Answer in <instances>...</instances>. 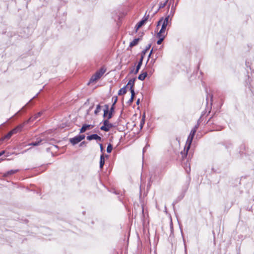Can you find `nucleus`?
<instances>
[{"instance_id": "obj_1", "label": "nucleus", "mask_w": 254, "mask_h": 254, "mask_svg": "<svg viewBox=\"0 0 254 254\" xmlns=\"http://www.w3.org/2000/svg\"><path fill=\"white\" fill-rule=\"evenodd\" d=\"M105 71L106 69L105 68L103 67L101 68L91 76L88 84H89L98 80L104 74Z\"/></svg>"}, {"instance_id": "obj_2", "label": "nucleus", "mask_w": 254, "mask_h": 254, "mask_svg": "<svg viewBox=\"0 0 254 254\" xmlns=\"http://www.w3.org/2000/svg\"><path fill=\"white\" fill-rule=\"evenodd\" d=\"M162 20H164L163 22L162 23L161 28L160 31L158 32L159 35L160 34H167V33H165V31L167 29V26H170L171 25V21L168 20L167 18L162 17Z\"/></svg>"}, {"instance_id": "obj_3", "label": "nucleus", "mask_w": 254, "mask_h": 254, "mask_svg": "<svg viewBox=\"0 0 254 254\" xmlns=\"http://www.w3.org/2000/svg\"><path fill=\"white\" fill-rule=\"evenodd\" d=\"M195 133H196V132L194 129H191L190 131V135L188 136V139L187 141V143L188 144V145L187 147V149H186V151L185 152L186 156L187 155L188 152L190 148V145L191 144L192 141L193 140V138L194 137V136Z\"/></svg>"}, {"instance_id": "obj_4", "label": "nucleus", "mask_w": 254, "mask_h": 254, "mask_svg": "<svg viewBox=\"0 0 254 254\" xmlns=\"http://www.w3.org/2000/svg\"><path fill=\"white\" fill-rule=\"evenodd\" d=\"M172 0H170V2L168 5V10L167 13V15L165 18H167V19L170 21H172V18L176 10V5H174V4H172L170 9H169V7L170 6Z\"/></svg>"}, {"instance_id": "obj_5", "label": "nucleus", "mask_w": 254, "mask_h": 254, "mask_svg": "<svg viewBox=\"0 0 254 254\" xmlns=\"http://www.w3.org/2000/svg\"><path fill=\"white\" fill-rule=\"evenodd\" d=\"M103 125L101 127L100 129L105 131H109L113 127V125L110 123L108 119L103 121Z\"/></svg>"}, {"instance_id": "obj_6", "label": "nucleus", "mask_w": 254, "mask_h": 254, "mask_svg": "<svg viewBox=\"0 0 254 254\" xmlns=\"http://www.w3.org/2000/svg\"><path fill=\"white\" fill-rule=\"evenodd\" d=\"M149 14L146 15V14H145L143 18L141 20H140L136 25V31H137V30L141 27L142 26H143L144 23L147 21L149 18Z\"/></svg>"}, {"instance_id": "obj_7", "label": "nucleus", "mask_w": 254, "mask_h": 254, "mask_svg": "<svg viewBox=\"0 0 254 254\" xmlns=\"http://www.w3.org/2000/svg\"><path fill=\"white\" fill-rule=\"evenodd\" d=\"M49 139H45V138H41V139H37V140L35 142H32L30 144H29V145H33V146H38L40 144H43V143H42L43 142H46L47 141H48Z\"/></svg>"}, {"instance_id": "obj_8", "label": "nucleus", "mask_w": 254, "mask_h": 254, "mask_svg": "<svg viewBox=\"0 0 254 254\" xmlns=\"http://www.w3.org/2000/svg\"><path fill=\"white\" fill-rule=\"evenodd\" d=\"M86 138L88 140H91L93 139L96 140L97 141H102L101 137L97 135V134H92L90 135H88L86 137Z\"/></svg>"}, {"instance_id": "obj_9", "label": "nucleus", "mask_w": 254, "mask_h": 254, "mask_svg": "<svg viewBox=\"0 0 254 254\" xmlns=\"http://www.w3.org/2000/svg\"><path fill=\"white\" fill-rule=\"evenodd\" d=\"M93 127V126L91 125H87L84 124L82 126V127L80 129V132L83 133L85 132L87 130L90 129Z\"/></svg>"}, {"instance_id": "obj_10", "label": "nucleus", "mask_w": 254, "mask_h": 254, "mask_svg": "<svg viewBox=\"0 0 254 254\" xmlns=\"http://www.w3.org/2000/svg\"><path fill=\"white\" fill-rule=\"evenodd\" d=\"M143 60V55H141V58L137 64V65L136 66V68L134 71V74H136L138 72V71H139V69L140 68V67L142 64Z\"/></svg>"}, {"instance_id": "obj_11", "label": "nucleus", "mask_w": 254, "mask_h": 254, "mask_svg": "<svg viewBox=\"0 0 254 254\" xmlns=\"http://www.w3.org/2000/svg\"><path fill=\"white\" fill-rule=\"evenodd\" d=\"M167 36V34H160L159 35V33H157L156 37L159 39L157 41V44L158 45H160L163 41L165 38L166 36Z\"/></svg>"}, {"instance_id": "obj_12", "label": "nucleus", "mask_w": 254, "mask_h": 254, "mask_svg": "<svg viewBox=\"0 0 254 254\" xmlns=\"http://www.w3.org/2000/svg\"><path fill=\"white\" fill-rule=\"evenodd\" d=\"M23 126H24L23 125H20L17 126L14 128H13V129H12L11 130V131L12 132V133L13 134H15V133H17L18 132L21 131L22 128L23 127Z\"/></svg>"}, {"instance_id": "obj_13", "label": "nucleus", "mask_w": 254, "mask_h": 254, "mask_svg": "<svg viewBox=\"0 0 254 254\" xmlns=\"http://www.w3.org/2000/svg\"><path fill=\"white\" fill-rule=\"evenodd\" d=\"M70 142L73 145H75V144L78 143V142H80V140L79 139L78 135H76V136H74V137L70 138Z\"/></svg>"}, {"instance_id": "obj_14", "label": "nucleus", "mask_w": 254, "mask_h": 254, "mask_svg": "<svg viewBox=\"0 0 254 254\" xmlns=\"http://www.w3.org/2000/svg\"><path fill=\"white\" fill-rule=\"evenodd\" d=\"M42 114H43V113L42 112H40L38 113L37 114L35 115L34 116L30 118L29 120L27 121V122H31V121H34V120L38 119L39 117H40L42 115Z\"/></svg>"}, {"instance_id": "obj_15", "label": "nucleus", "mask_w": 254, "mask_h": 254, "mask_svg": "<svg viewBox=\"0 0 254 254\" xmlns=\"http://www.w3.org/2000/svg\"><path fill=\"white\" fill-rule=\"evenodd\" d=\"M135 80L136 78H133L132 79H130L126 86H127V87L128 86H130V87H131L132 88H133Z\"/></svg>"}, {"instance_id": "obj_16", "label": "nucleus", "mask_w": 254, "mask_h": 254, "mask_svg": "<svg viewBox=\"0 0 254 254\" xmlns=\"http://www.w3.org/2000/svg\"><path fill=\"white\" fill-rule=\"evenodd\" d=\"M147 76V72H144L139 75L138 76V79L139 80H140L141 81H143L145 79V78Z\"/></svg>"}, {"instance_id": "obj_17", "label": "nucleus", "mask_w": 254, "mask_h": 254, "mask_svg": "<svg viewBox=\"0 0 254 254\" xmlns=\"http://www.w3.org/2000/svg\"><path fill=\"white\" fill-rule=\"evenodd\" d=\"M105 164V158L103 154L100 156V168L102 169Z\"/></svg>"}, {"instance_id": "obj_18", "label": "nucleus", "mask_w": 254, "mask_h": 254, "mask_svg": "<svg viewBox=\"0 0 254 254\" xmlns=\"http://www.w3.org/2000/svg\"><path fill=\"white\" fill-rule=\"evenodd\" d=\"M127 93V86H125L124 87L119 90L118 92V95L121 96Z\"/></svg>"}, {"instance_id": "obj_19", "label": "nucleus", "mask_w": 254, "mask_h": 254, "mask_svg": "<svg viewBox=\"0 0 254 254\" xmlns=\"http://www.w3.org/2000/svg\"><path fill=\"white\" fill-rule=\"evenodd\" d=\"M18 170H11L10 171H7L4 174V176L6 177L9 175H12L18 172Z\"/></svg>"}, {"instance_id": "obj_20", "label": "nucleus", "mask_w": 254, "mask_h": 254, "mask_svg": "<svg viewBox=\"0 0 254 254\" xmlns=\"http://www.w3.org/2000/svg\"><path fill=\"white\" fill-rule=\"evenodd\" d=\"M140 40V38H135L132 42H131L129 44V46L132 47L138 44V41Z\"/></svg>"}, {"instance_id": "obj_21", "label": "nucleus", "mask_w": 254, "mask_h": 254, "mask_svg": "<svg viewBox=\"0 0 254 254\" xmlns=\"http://www.w3.org/2000/svg\"><path fill=\"white\" fill-rule=\"evenodd\" d=\"M145 113H144L142 115V119H141V120L140 122V129H142L144 125V123H145Z\"/></svg>"}, {"instance_id": "obj_22", "label": "nucleus", "mask_w": 254, "mask_h": 254, "mask_svg": "<svg viewBox=\"0 0 254 254\" xmlns=\"http://www.w3.org/2000/svg\"><path fill=\"white\" fill-rule=\"evenodd\" d=\"M109 112V106L108 105H105V109H104V114L103 117L105 118L108 116V114Z\"/></svg>"}, {"instance_id": "obj_23", "label": "nucleus", "mask_w": 254, "mask_h": 254, "mask_svg": "<svg viewBox=\"0 0 254 254\" xmlns=\"http://www.w3.org/2000/svg\"><path fill=\"white\" fill-rule=\"evenodd\" d=\"M112 149H113V145L111 143H109L107 147V152L108 153H110L112 152Z\"/></svg>"}, {"instance_id": "obj_24", "label": "nucleus", "mask_w": 254, "mask_h": 254, "mask_svg": "<svg viewBox=\"0 0 254 254\" xmlns=\"http://www.w3.org/2000/svg\"><path fill=\"white\" fill-rule=\"evenodd\" d=\"M168 1V0H166L164 2H160L159 4V9L164 7L166 5Z\"/></svg>"}, {"instance_id": "obj_25", "label": "nucleus", "mask_w": 254, "mask_h": 254, "mask_svg": "<svg viewBox=\"0 0 254 254\" xmlns=\"http://www.w3.org/2000/svg\"><path fill=\"white\" fill-rule=\"evenodd\" d=\"M101 106L100 105H98L96 107V108L94 111V113L96 115H97L101 111Z\"/></svg>"}, {"instance_id": "obj_26", "label": "nucleus", "mask_w": 254, "mask_h": 254, "mask_svg": "<svg viewBox=\"0 0 254 254\" xmlns=\"http://www.w3.org/2000/svg\"><path fill=\"white\" fill-rule=\"evenodd\" d=\"M151 47V44H149L146 47L145 49L142 52L141 55H144L145 54L146 52L150 49Z\"/></svg>"}, {"instance_id": "obj_27", "label": "nucleus", "mask_w": 254, "mask_h": 254, "mask_svg": "<svg viewBox=\"0 0 254 254\" xmlns=\"http://www.w3.org/2000/svg\"><path fill=\"white\" fill-rule=\"evenodd\" d=\"M129 90H130V93H131V97L134 98V96H135V94L134 88H132L131 87H130Z\"/></svg>"}, {"instance_id": "obj_28", "label": "nucleus", "mask_w": 254, "mask_h": 254, "mask_svg": "<svg viewBox=\"0 0 254 254\" xmlns=\"http://www.w3.org/2000/svg\"><path fill=\"white\" fill-rule=\"evenodd\" d=\"M13 134L10 131L7 134L4 136V138L9 139Z\"/></svg>"}, {"instance_id": "obj_29", "label": "nucleus", "mask_w": 254, "mask_h": 254, "mask_svg": "<svg viewBox=\"0 0 254 254\" xmlns=\"http://www.w3.org/2000/svg\"><path fill=\"white\" fill-rule=\"evenodd\" d=\"M164 20H162V17L159 19V20L157 22V27H158L159 25L162 24Z\"/></svg>"}, {"instance_id": "obj_30", "label": "nucleus", "mask_w": 254, "mask_h": 254, "mask_svg": "<svg viewBox=\"0 0 254 254\" xmlns=\"http://www.w3.org/2000/svg\"><path fill=\"white\" fill-rule=\"evenodd\" d=\"M113 116V113L111 112H108V116H107V119L108 120L112 118Z\"/></svg>"}, {"instance_id": "obj_31", "label": "nucleus", "mask_w": 254, "mask_h": 254, "mask_svg": "<svg viewBox=\"0 0 254 254\" xmlns=\"http://www.w3.org/2000/svg\"><path fill=\"white\" fill-rule=\"evenodd\" d=\"M78 136H79V139H80V141L81 140H82L83 139H84L85 137V135H83V134H81V135H78Z\"/></svg>"}, {"instance_id": "obj_32", "label": "nucleus", "mask_w": 254, "mask_h": 254, "mask_svg": "<svg viewBox=\"0 0 254 254\" xmlns=\"http://www.w3.org/2000/svg\"><path fill=\"white\" fill-rule=\"evenodd\" d=\"M133 99H134V98L131 97L130 99L127 101V103L128 105H130L132 103V102H133Z\"/></svg>"}, {"instance_id": "obj_33", "label": "nucleus", "mask_w": 254, "mask_h": 254, "mask_svg": "<svg viewBox=\"0 0 254 254\" xmlns=\"http://www.w3.org/2000/svg\"><path fill=\"white\" fill-rule=\"evenodd\" d=\"M115 106H113V105H112V107H111L110 109V111H109V112H111V113H113L114 111V109H115Z\"/></svg>"}, {"instance_id": "obj_34", "label": "nucleus", "mask_w": 254, "mask_h": 254, "mask_svg": "<svg viewBox=\"0 0 254 254\" xmlns=\"http://www.w3.org/2000/svg\"><path fill=\"white\" fill-rule=\"evenodd\" d=\"M57 148V146L56 145H53L51 147V149L53 151L55 150V149Z\"/></svg>"}, {"instance_id": "obj_35", "label": "nucleus", "mask_w": 254, "mask_h": 254, "mask_svg": "<svg viewBox=\"0 0 254 254\" xmlns=\"http://www.w3.org/2000/svg\"><path fill=\"white\" fill-rule=\"evenodd\" d=\"M117 100H118V98H117V97H116L115 99V100H114V102H113V103L112 104V105H113V106H115V105L116 104V103L117 102Z\"/></svg>"}, {"instance_id": "obj_36", "label": "nucleus", "mask_w": 254, "mask_h": 254, "mask_svg": "<svg viewBox=\"0 0 254 254\" xmlns=\"http://www.w3.org/2000/svg\"><path fill=\"white\" fill-rule=\"evenodd\" d=\"M99 145H100V150L101 152H102L103 150H104L103 146L101 143H100Z\"/></svg>"}, {"instance_id": "obj_37", "label": "nucleus", "mask_w": 254, "mask_h": 254, "mask_svg": "<svg viewBox=\"0 0 254 254\" xmlns=\"http://www.w3.org/2000/svg\"><path fill=\"white\" fill-rule=\"evenodd\" d=\"M198 125H195L194 126V127H193V128H192V129H194L195 130V132H196V130L198 128Z\"/></svg>"}, {"instance_id": "obj_38", "label": "nucleus", "mask_w": 254, "mask_h": 254, "mask_svg": "<svg viewBox=\"0 0 254 254\" xmlns=\"http://www.w3.org/2000/svg\"><path fill=\"white\" fill-rule=\"evenodd\" d=\"M86 142L85 141H82V142L80 143L79 146H81L83 145H86Z\"/></svg>"}, {"instance_id": "obj_39", "label": "nucleus", "mask_w": 254, "mask_h": 254, "mask_svg": "<svg viewBox=\"0 0 254 254\" xmlns=\"http://www.w3.org/2000/svg\"><path fill=\"white\" fill-rule=\"evenodd\" d=\"M134 71H135V70L134 69H133L131 70V71L129 72V73L131 74V73H133L134 74Z\"/></svg>"}, {"instance_id": "obj_40", "label": "nucleus", "mask_w": 254, "mask_h": 254, "mask_svg": "<svg viewBox=\"0 0 254 254\" xmlns=\"http://www.w3.org/2000/svg\"><path fill=\"white\" fill-rule=\"evenodd\" d=\"M4 151H2L0 152V157L4 153Z\"/></svg>"}, {"instance_id": "obj_41", "label": "nucleus", "mask_w": 254, "mask_h": 254, "mask_svg": "<svg viewBox=\"0 0 254 254\" xmlns=\"http://www.w3.org/2000/svg\"><path fill=\"white\" fill-rule=\"evenodd\" d=\"M140 103V100H139V99H138L137 101H136V104L137 105H138Z\"/></svg>"}, {"instance_id": "obj_42", "label": "nucleus", "mask_w": 254, "mask_h": 254, "mask_svg": "<svg viewBox=\"0 0 254 254\" xmlns=\"http://www.w3.org/2000/svg\"><path fill=\"white\" fill-rule=\"evenodd\" d=\"M209 97L210 98V100H211V101H212V95H209Z\"/></svg>"}, {"instance_id": "obj_43", "label": "nucleus", "mask_w": 254, "mask_h": 254, "mask_svg": "<svg viewBox=\"0 0 254 254\" xmlns=\"http://www.w3.org/2000/svg\"><path fill=\"white\" fill-rule=\"evenodd\" d=\"M151 55V54H149L148 58V60H149V58L150 57Z\"/></svg>"}, {"instance_id": "obj_44", "label": "nucleus", "mask_w": 254, "mask_h": 254, "mask_svg": "<svg viewBox=\"0 0 254 254\" xmlns=\"http://www.w3.org/2000/svg\"><path fill=\"white\" fill-rule=\"evenodd\" d=\"M152 51H153V49H152V50H151V51H150V53H149V54H152Z\"/></svg>"}, {"instance_id": "obj_45", "label": "nucleus", "mask_w": 254, "mask_h": 254, "mask_svg": "<svg viewBox=\"0 0 254 254\" xmlns=\"http://www.w3.org/2000/svg\"><path fill=\"white\" fill-rule=\"evenodd\" d=\"M145 147H144L143 149V153H144V151H145Z\"/></svg>"}, {"instance_id": "obj_46", "label": "nucleus", "mask_w": 254, "mask_h": 254, "mask_svg": "<svg viewBox=\"0 0 254 254\" xmlns=\"http://www.w3.org/2000/svg\"><path fill=\"white\" fill-rule=\"evenodd\" d=\"M151 62L154 63L155 62V60H152Z\"/></svg>"}, {"instance_id": "obj_47", "label": "nucleus", "mask_w": 254, "mask_h": 254, "mask_svg": "<svg viewBox=\"0 0 254 254\" xmlns=\"http://www.w3.org/2000/svg\"><path fill=\"white\" fill-rule=\"evenodd\" d=\"M185 253L186 254L187 253V249H186V247L185 246Z\"/></svg>"}, {"instance_id": "obj_48", "label": "nucleus", "mask_w": 254, "mask_h": 254, "mask_svg": "<svg viewBox=\"0 0 254 254\" xmlns=\"http://www.w3.org/2000/svg\"><path fill=\"white\" fill-rule=\"evenodd\" d=\"M190 168H189V171H190ZM187 172H188V171L187 170Z\"/></svg>"}, {"instance_id": "obj_49", "label": "nucleus", "mask_w": 254, "mask_h": 254, "mask_svg": "<svg viewBox=\"0 0 254 254\" xmlns=\"http://www.w3.org/2000/svg\"><path fill=\"white\" fill-rule=\"evenodd\" d=\"M208 97L207 96V97H206V100H208Z\"/></svg>"}]
</instances>
